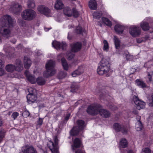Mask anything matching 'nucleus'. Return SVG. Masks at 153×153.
<instances>
[{"label": "nucleus", "instance_id": "11", "mask_svg": "<svg viewBox=\"0 0 153 153\" xmlns=\"http://www.w3.org/2000/svg\"><path fill=\"white\" fill-rule=\"evenodd\" d=\"M113 128L116 131H121L124 134H127L129 130L128 128L118 123H115L113 125Z\"/></svg>", "mask_w": 153, "mask_h": 153}, {"label": "nucleus", "instance_id": "58", "mask_svg": "<svg viewBox=\"0 0 153 153\" xmlns=\"http://www.w3.org/2000/svg\"><path fill=\"white\" fill-rule=\"evenodd\" d=\"M33 73L34 74H38V75H39L40 73H39V72H38L37 71H33Z\"/></svg>", "mask_w": 153, "mask_h": 153}, {"label": "nucleus", "instance_id": "54", "mask_svg": "<svg viewBox=\"0 0 153 153\" xmlns=\"http://www.w3.org/2000/svg\"><path fill=\"white\" fill-rule=\"evenodd\" d=\"M132 113L135 115L137 114L138 112L136 109H134L132 111Z\"/></svg>", "mask_w": 153, "mask_h": 153}, {"label": "nucleus", "instance_id": "17", "mask_svg": "<svg viewBox=\"0 0 153 153\" xmlns=\"http://www.w3.org/2000/svg\"><path fill=\"white\" fill-rule=\"evenodd\" d=\"M134 103L137 105V108L138 110L144 108L146 105V103L140 100H137L134 101Z\"/></svg>", "mask_w": 153, "mask_h": 153}, {"label": "nucleus", "instance_id": "50", "mask_svg": "<svg viewBox=\"0 0 153 153\" xmlns=\"http://www.w3.org/2000/svg\"><path fill=\"white\" fill-rule=\"evenodd\" d=\"M22 114L23 116L25 117H27L29 116L30 114L29 112L28 111H24L22 113Z\"/></svg>", "mask_w": 153, "mask_h": 153}, {"label": "nucleus", "instance_id": "63", "mask_svg": "<svg viewBox=\"0 0 153 153\" xmlns=\"http://www.w3.org/2000/svg\"><path fill=\"white\" fill-rule=\"evenodd\" d=\"M128 153H135L134 152H133L132 150H129Z\"/></svg>", "mask_w": 153, "mask_h": 153}, {"label": "nucleus", "instance_id": "55", "mask_svg": "<svg viewBox=\"0 0 153 153\" xmlns=\"http://www.w3.org/2000/svg\"><path fill=\"white\" fill-rule=\"evenodd\" d=\"M110 108L112 110H116L117 107H114V108L113 107H114V106H113V105H111V106H109Z\"/></svg>", "mask_w": 153, "mask_h": 153}, {"label": "nucleus", "instance_id": "2", "mask_svg": "<svg viewBox=\"0 0 153 153\" xmlns=\"http://www.w3.org/2000/svg\"><path fill=\"white\" fill-rule=\"evenodd\" d=\"M15 65L12 64L7 65L5 66V69L8 72H12L15 71L19 72L21 71L23 68L22 62L20 59H17L15 62Z\"/></svg>", "mask_w": 153, "mask_h": 153}, {"label": "nucleus", "instance_id": "37", "mask_svg": "<svg viewBox=\"0 0 153 153\" xmlns=\"http://www.w3.org/2000/svg\"><path fill=\"white\" fill-rule=\"evenodd\" d=\"M28 7L29 8H33L35 6L34 1L33 0H29L27 2Z\"/></svg>", "mask_w": 153, "mask_h": 153}, {"label": "nucleus", "instance_id": "31", "mask_svg": "<svg viewBox=\"0 0 153 153\" xmlns=\"http://www.w3.org/2000/svg\"><path fill=\"white\" fill-rule=\"evenodd\" d=\"M36 82H37V84L40 85H44L45 82V80L41 77H38L36 80Z\"/></svg>", "mask_w": 153, "mask_h": 153}, {"label": "nucleus", "instance_id": "18", "mask_svg": "<svg viewBox=\"0 0 153 153\" xmlns=\"http://www.w3.org/2000/svg\"><path fill=\"white\" fill-rule=\"evenodd\" d=\"M135 84L140 88H143L147 87L146 83L142 80L140 79H137L135 81Z\"/></svg>", "mask_w": 153, "mask_h": 153}, {"label": "nucleus", "instance_id": "32", "mask_svg": "<svg viewBox=\"0 0 153 153\" xmlns=\"http://www.w3.org/2000/svg\"><path fill=\"white\" fill-rule=\"evenodd\" d=\"M79 87L78 83L75 82H73L71 86V91L72 92L76 91L77 90Z\"/></svg>", "mask_w": 153, "mask_h": 153}, {"label": "nucleus", "instance_id": "5", "mask_svg": "<svg viewBox=\"0 0 153 153\" xmlns=\"http://www.w3.org/2000/svg\"><path fill=\"white\" fill-rule=\"evenodd\" d=\"M77 123V126L73 128L70 132V134L72 136L77 135L79 132L84 129L85 126L84 121L82 120H78Z\"/></svg>", "mask_w": 153, "mask_h": 153}, {"label": "nucleus", "instance_id": "61", "mask_svg": "<svg viewBox=\"0 0 153 153\" xmlns=\"http://www.w3.org/2000/svg\"><path fill=\"white\" fill-rule=\"evenodd\" d=\"M140 117L139 116H137V121H140Z\"/></svg>", "mask_w": 153, "mask_h": 153}, {"label": "nucleus", "instance_id": "60", "mask_svg": "<svg viewBox=\"0 0 153 153\" xmlns=\"http://www.w3.org/2000/svg\"><path fill=\"white\" fill-rule=\"evenodd\" d=\"M3 124V121L2 119L0 118V126H1Z\"/></svg>", "mask_w": 153, "mask_h": 153}, {"label": "nucleus", "instance_id": "12", "mask_svg": "<svg viewBox=\"0 0 153 153\" xmlns=\"http://www.w3.org/2000/svg\"><path fill=\"white\" fill-rule=\"evenodd\" d=\"M37 10L41 13L44 14L47 17L51 16L52 15L50 9L45 6H39L37 7Z\"/></svg>", "mask_w": 153, "mask_h": 153}, {"label": "nucleus", "instance_id": "46", "mask_svg": "<svg viewBox=\"0 0 153 153\" xmlns=\"http://www.w3.org/2000/svg\"><path fill=\"white\" fill-rule=\"evenodd\" d=\"M141 153H151V151L149 148H145L142 149Z\"/></svg>", "mask_w": 153, "mask_h": 153}, {"label": "nucleus", "instance_id": "28", "mask_svg": "<svg viewBox=\"0 0 153 153\" xmlns=\"http://www.w3.org/2000/svg\"><path fill=\"white\" fill-rule=\"evenodd\" d=\"M72 10L68 7H65L63 10L64 14L70 17L72 15Z\"/></svg>", "mask_w": 153, "mask_h": 153}, {"label": "nucleus", "instance_id": "27", "mask_svg": "<svg viewBox=\"0 0 153 153\" xmlns=\"http://www.w3.org/2000/svg\"><path fill=\"white\" fill-rule=\"evenodd\" d=\"M97 4L95 0H91L89 1L88 6L90 8L96 10L97 8Z\"/></svg>", "mask_w": 153, "mask_h": 153}, {"label": "nucleus", "instance_id": "22", "mask_svg": "<svg viewBox=\"0 0 153 153\" xmlns=\"http://www.w3.org/2000/svg\"><path fill=\"white\" fill-rule=\"evenodd\" d=\"M81 44L80 43L77 42L73 44L71 46V50L73 52H76L79 51L81 48Z\"/></svg>", "mask_w": 153, "mask_h": 153}, {"label": "nucleus", "instance_id": "52", "mask_svg": "<svg viewBox=\"0 0 153 153\" xmlns=\"http://www.w3.org/2000/svg\"><path fill=\"white\" fill-rule=\"evenodd\" d=\"M78 72L76 70L75 71H74V72H73V73L72 74V75L73 77H76L77 76L80 75V74H78Z\"/></svg>", "mask_w": 153, "mask_h": 153}, {"label": "nucleus", "instance_id": "38", "mask_svg": "<svg viewBox=\"0 0 153 153\" xmlns=\"http://www.w3.org/2000/svg\"><path fill=\"white\" fill-rule=\"evenodd\" d=\"M93 16L94 18L98 19L102 16V12L97 11L94 12L93 13Z\"/></svg>", "mask_w": 153, "mask_h": 153}, {"label": "nucleus", "instance_id": "1", "mask_svg": "<svg viewBox=\"0 0 153 153\" xmlns=\"http://www.w3.org/2000/svg\"><path fill=\"white\" fill-rule=\"evenodd\" d=\"M55 62L52 60H49L46 64V70L43 73V76L48 78L55 74L56 71L54 69Z\"/></svg>", "mask_w": 153, "mask_h": 153}, {"label": "nucleus", "instance_id": "44", "mask_svg": "<svg viewBox=\"0 0 153 153\" xmlns=\"http://www.w3.org/2000/svg\"><path fill=\"white\" fill-rule=\"evenodd\" d=\"M149 106L153 107V93L151 95V97L149 99Z\"/></svg>", "mask_w": 153, "mask_h": 153}, {"label": "nucleus", "instance_id": "39", "mask_svg": "<svg viewBox=\"0 0 153 153\" xmlns=\"http://www.w3.org/2000/svg\"><path fill=\"white\" fill-rule=\"evenodd\" d=\"M136 128L137 131H140L142 130L143 126L141 121H138L136 124Z\"/></svg>", "mask_w": 153, "mask_h": 153}, {"label": "nucleus", "instance_id": "6", "mask_svg": "<svg viewBox=\"0 0 153 153\" xmlns=\"http://www.w3.org/2000/svg\"><path fill=\"white\" fill-rule=\"evenodd\" d=\"M36 16V13L34 10H25L22 14V18L25 20H31Z\"/></svg>", "mask_w": 153, "mask_h": 153}, {"label": "nucleus", "instance_id": "43", "mask_svg": "<svg viewBox=\"0 0 153 153\" xmlns=\"http://www.w3.org/2000/svg\"><path fill=\"white\" fill-rule=\"evenodd\" d=\"M148 78L150 81H153V71L148 73Z\"/></svg>", "mask_w": 153, "mask_h": 153}, {"label": "nucleus", "instance_id": "36", "mask_svg": "<svg viewBox=\"0 0 153 153\" xmlns=\"http://www.w3.org/2000/svg\"><path fill=\"white\" fill-rule=\"evenodd\" d=\"M21 8V5L17 3H14L13 5L12 9L14 11H18L20 10Z\"/></svg>", "mask_w": 153, "mask_h": 153}, {"label": "nucleus", "instance_id": "13", "mask_svg": "<svg viewBox=\"0 0 153 153\" xmlns=\"http://www.w3.org/2000/svg\"><path fill=\"white\" fill-rule=\"evenodd\" d=\"M52 46L57 50L62 49L63 50L66 47V45L65 42H62L59 43L56 41L53 42L52 43Z\"/></svg>", "mask_w": 153, "mask_h": 153}, {"label": "nucleus", "instance_id": "14", "mask_svg": "<svg viewBox=\"0 0 153 153\" xmlns=\"http://www.w3.org/2000/svg\"><path fill=\"white\" fill-rule=\"evenodd\" d=\"M22 150L23 153H37L36 150L33 146L29 145L23 146Z\"/></svg>", "mask_w": 153, "mask_h": 153}, {"label": "nucleus", "instance_id": "34", "mask_svg": "<svg viewBox=\"0 0 153 153\" xmlns=\"http://www.w3.org/2000/svg\"><path fill=\"white\" fill-rule=\"evenodd\" d=\"M102 23H103L106 25L109 26H111L112 25V23L107 18L102 17Z\"/></svg>", "mask_w": 153, "mask_h": 153}, {"label": "nucleus", "instance_id": "23", "mask_svg": "<svg viewBox=\"0 0 153 153\" xmlns=\"http://www.w3.org/2000/svg\"><path fill=\"white\" fill-rule=\"evenodd\" d=\"M10 31L8 29H4L2 30L0 29V33L4 37L7 38L10 36Z\"/></svg>", "mask_w": 153, "mask_h": 153}, {"label": "nucleus", "instance_id": "62", "mask_svg": "<svg viewBox=\"0 0 153 153\" xmlns=\"http://www.w3.org/2000/svg\"><path fill=\"white\" fill-rule=\"evenodd\" d=\"M50 29L46 27L44 28V30L45 31H48Z\"/></svg>", "mask_w": 153, "mask_h": 153}, {"label": "nucleus", "instance_id": "42", "mask_svg": "<svg viewBox=\"0 0 153 153\" xmlns=\"http://www.w3.org/2000/svg\"><path fill=\"white\" fill-rule=\"evenodd\" d=\"M72 15L75 17H76L79 16L78 12L76 10V9L74 8L72 9Z\"/></svg>", "mask_w": 153, "mask_h": 153}, {"label": "nucleus", "instance_id": "9", "mask_svg": "<svg viewBox=\"0 0 153 153\" xmlns=\"http://www.w3.org/2000/svg\"><path fill=\"white\" fill-rule=\"evenodd\" d=\"M129 31L130 34L134 37L138 36L141 32L139 27L135 25L131 26L129 27Z\"/></svg>", "mask_w": 153, "mask_h": 153}, {"label": "nucleus", "instance_id": "49", "mask_svg": "<svg viewBox=\"0 0 153 153\" xmlns=\"http://www.w3.org/2000/svg\"><path fill=\"white\" fill-rule=\"evenodd\" d=\"M43 122V119L39 118V120L37 122L38 125H39V126H41L42 125Z\"/></svg>", "mask_w": 153, "mask_h": 153}, {"label": "nucleus", "instance_id": "20", "mask_svg": "<svg viewBox=\"0 0 153 153\" xmlns=\"http://www.w3.org/2000/svg\"><path fill=\"white\" fill-rule=\"evenodd\" d=\"M54 7L56 10H61L64 7V5L61 0H56L55 2Z\"/></svg>", "mask_w": 153, "mask_h": 153}, {"label": "nucleus", "instance_id": "8", "mask_svg": "<svg viewBox=\"0 0 153 153\" xmlns=\"http://www.w3.org/2000/svg\"><path fill=\"white\" fill-rule=\"evenodd\" d=\"M29 93L27 95V101L29 103L34 102L36 100L37 97L36 94V90L31 87L28 89Z\"/></svg>", "mask_w": 153, "mask_h": 153}, {"label": "nucleus", "instance_id": "47", "mask_svg": "<svg viewBox=\"0 0 153 153\" xmlns=\"http://www.w3.org/2000/svg\"><path fill=\"white\" fill-rule=\"evenodd\" d=\"M67 54V58L69 60L73 58L74 56V53H72L71 52H69Z\"/></svg>", "mask_w": 153, "mask_h": 153}, {"label": "nucleus", "instance_id": "3", "mask_svg": "<svg viewBox=\"0 0 153 153\" xmlns=\"http://www.w3.org/2000/svg\"><path fill=\"white\" fill-rule=\"evenodd\" d=\"M110 67L108 62L105 59H102L97 69V73L100 75L106 73L109 71Z\"/></svg>", "mask_w": 153, "mask_h": 153}, {"label": "nucleus", "instance_id": "41", "mask_svg": "<svg viewBox=\"0 0 153 153\" xmlns=\"http://www.w3.org/2000/svg\"><path fill=\"white\" fill-rule=\"evenodd\" d=\"M83 32H84V30L82 29L79 26L77 27L75 30V32L77 34H81Z\"/></svg>", "mask_w": 153, "mask_h": 153}, {"label": "nucleus", "instance_id": "7", "mask_svg": "<svg viewBox=\"0 0 153 153\" xmlns=\"http://www.w3.org/2000/svg\"><path fill=\"white\" fill-rule=\"evenodd\" d=\"M54 144L51 141H49L48 143V146L52 152V153H59L58 148V139L57 136L54 137Z\"/></svg>", "mask_w": 153, "mask_h": 153}, {"label": "nucleus", "instance_id": "16", "mask_svg": "<svg viewBox=\"0 0 153 153\" xmlns=\"http://www.w3.org/2000/svg\"><path fill=\"white\" fill-rule=\"evenodd\" d=\"M25 74L27 77L28 81L32 84H34L36 82V80L34 76L30 74L28 71H26L25 72Z\"/></svg>", "mask_w": 153, "mask_h": 153}, {"label": "nucleus", "instance_id": "4", "mask_svg": "<svg viewBox=\"0 0 153 153\" xmlns=\"http://www.w3.org/2000/svg\"><path fill=\"white\" fill-rule=\"evenodd\" d=\"M15 21L8 15L2 17L0 20V25L2 27L6 26L10 28L13 26Z\"/></svg>", "mask_w": 153, "mask_h": 153}, {"label": "nucleus", "instance_id": "26", "mask_svg": "<svg viewBox=\"0 0 153 153\" xmlns=\"http://www.w3.org/2000/svg\"><path fill=\"white\" fill-rule=\"evenodd\" d=\"M140 27L142 30L144 31L148 30L149 28V26L148 23L144 21L141 22Z\"/></svg>", "mask_w": 153, "mask_h": 153}, {"label": "nucleus", "instance_id": "59", "mask_svg": "<svg viewBox=\"0 0 153 153\" xmlns=\"http://www.w3.org/2000/svg\"><path fill=\"white\" fill-rule=\"evenodd\" d=\"M62 54H61L58 56L57 58L58 60H59L60 58L62 57Z\"/></svg>", "mask_w": 153, "mask_h": 153}, {"label": "nucleus", "instance_id": "24", "mask_svg": "<svg viewBox=\"0 0 153 153\" xmlns=\"http://www.w3.org/2000/svg\"><path fill=\"white\" fill-rule=\"evenodd\" d=\"M124 28V27L123 25L119 24H117L114 27L115 31L119 33H122Z\"/></svg>", "mask_w": 153, "mask_h": 153}, {"label": "nucleus", "instance_id": "21", "mask_svg": "<svg viewBox=\"0 0 153 153\" xmlns=\"http://www.w3.org/2000/svg\"><path fill=\"white\" fill-rule=\"evenodd\" d=\"M99 113L101 116L105 118L108 117L110 115V113L108 111L106 110L100 108V107Z\"/></svg>", "mask_w": 153, "mask_h": 153}, {"label": "nucleus", "instance_id": "57", "mask_svg": "<svg viewBox=\"0 0 153 153\" xmlns=\"http://www.w3.org/2000/svg\"><path fill=\"white\" fill-rule=\"evenodd\" d=\"M70 116V114H67L65 117V119L66 120H68L69 119Z\"/></svg>", "mask_w": 153, "mask_h": 153}, {"label": "nucleus", "instance_id": "56", "mask_svg": "<svg viewBox=\"0 0 153 153\" xmlns=\"http://www.w3.org/2000/svg\"><path fill=\"white\" fill-rule=\"evenodd\" d=\"M75 153H84V152L81 151L80 150H77Z\"/></svg>", "mask_w": 153, "mask_h": 153}, {"label": "nucleus", "instance_id": "19", "mask_svg": "<svg viewBox=\"0 0 153 153\" xmlns=\"http://www.w3.org/2000/svg\"><path fill=\"white\" fill-rule=\"evenodd\" d=\"M32 62L27 56H25L24 59V65L26 69H28L30 66Z\"/></svg>", "mask_w": 153, "mask_h": 153}, {"label": "nucleus", "instance_id": "29", "mask_svg": "<svg viewBox=\"0 0 153 153\" xmlns=\"http://www.w3.org/2000/svg\"><path fill=\"white\" fill-rule=\"evenodd\" d=\"M61 61L62 65L64 70H67L69 68L71 67L72 64L68 65L66 60L64 58H62L61 59Z\"/></svg>", "mask_w": 153, "mask_h": 153}, {"label": "nucleus", "instance_id": "64", "mask_svg": "<svg viewBox=\"0 0 153 153\" xmlns=\"http://www.w3.org/2000/svg\"><path fill=\"white\" fill-rule=\"evenodd\" d=\"M137 42L138 43H140L141 42V41L139 40L138 39H137Z\"/></svg>", "mask_w": 153, "mask_h": 153}, {"label": "nucleus", "instance_id": "35", "mask_svg": "<svg viewBox=\"0 0 153 153\" xmlns=\"http://www.w3.org/2000/svg\"><path fill=\"white\" fill-rule=\"evenodd\" d=\"M103 49L104 51L107 52L108 51L109 48V46L108 43L106 40H104L103 41Z\"/></svg>", "mask_w": 153, "mask_h": 153}, {"label": "nucleus", "instance_id": "53", "mask_svg": "<svg viewBox=\"0 0 153 153\" xmlns=\"http://www.w3.org/2000/svg\"><path fill=\"white\" fill-rule=\"evenodd\" d=\"M126 59L128 60H130L133 58V56L132 55H130L129 54H127L126 56Z\"/></svg>", "mask_w": 153, "mask_h": 153}, {"label": "nucleus", "instance_id": "48", "mask_svg": "<svg viewBox=\"0 0 153 153\" xmlns=\"http://www.w3.org/2000/svg\"><path fill=\"white\" fill-rule=\"evenodd\" d=\"M19 115V113L16 112H13L12 115V117L13 119L14 120H15L17 117Z\"/></svg>", "mask_w": 153, "mask_h": 153}, {"label": "nucleus", "instance_id": "15", "mask_svg": "<svg viewBox=\"0 0 153 153\" xmlns=\"http://www.w3.org/2000/svg\"><path fill=\"white\" fill-rule=\"evenodd\" d=\"M82 145L81 140L79 138H76L73 141V144L71 146L72 149L74 151L77 148L80 147Z\"/></svg>", "mask_w": 153, "mask_h": 153}, {"label": "nucleus", "instance_id": "33", "mask_svg": "<svg viewBox=\"0 0 153 153\" xmlns=\"http://www.w3.org/2000/svg\"><path fill=\"white\" fill-rule=\"evenodd\" d=\"M4 66V62L0 59V76H2L5 73V71L2 68Z\"/></svg>", "mask_w": 153, "mask_h": 153}, {"label": "nucleus", "instance_id": "25", "mask_svg": "<svg viewBox=\"0 0 153 153\" xmlns=\"http://www.w3.org/2000/svg\"><path fill=\"white\" fill-rule=\"evenodd\" d=\"M128 142L126 139L122 138L120 140L119 146L120 148H125L127 146Z\"/></svg>", "mask_w": 153, "mask_h": 153}, {"label": "nucleus", "instance_id": "45", "mask_svg": "<svg viewBox=\"0 0 153 153\" xmlns=\"http://www.w3.org/2000/svg\"><path fill=\"white\" fill-rule=\"evenodd\" d=\"M67 76V73L63 71L61 72L59 74V78L61 79Z\"/></svg>", "mask_w": 153, "mask_h": 153}, {"label": "nucleus", "instance_id": "51", "mask_svg": "<svg viewBox=\"0 0 153 153\" xmlns=\"http://www.w3.org/2000/svg\"><path fill=\"white\" fill-rule=\"evenodd\" d=\"M4 136V133L2 131H0V141H1Z\"/></svg>", "mask_w": 153, "mask_h": 153}, {"label": "nucleus", "instance_id": "40", "mask_svg": "<svg viewBox=\"0 0 153 153\" xmlns=\"http://www.w3.org/2000/svg\"><path fill=\"white\" fill-rule=\"evenodd\" d=\"M85 69V65H81L78 67V69L76 70L78 72V74H81L84 72Z\"/></svg>", "mask_w": 153, "mask_h": 153}, {"label": "nucleus", "instance_id": "10", "mask_svg": "<svg viewBox=\"0 0 153 153\" xmlns=\"http://www.w3.org/2000/svg\"><path fill=\"white\" fill-rule=\"evenodd\" d=\"M100 107L97 105L93 104L89 106L87 110V112L91 115H94L99 113Z\"/></svg>", "mask_w": 153, "mask_h": 153}, {"label": "nucleus", "instance_id": "30", "mask_svg": "<svg viewBox=\"0 0 153 153\" xmlns=\"http://www.w3.org/2000/svg\"><path fill=\"white\" fill-rule=\"evenodd\" d=\"M114 42L116 49H119L121 45V42L119 39L116 36H114Z\"/></svg>", "mask_w": 153, "mask_h": 153}]
</instances>
